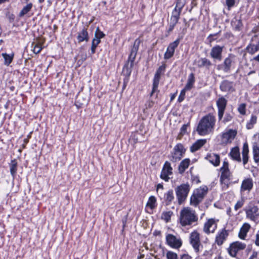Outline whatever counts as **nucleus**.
I'll return each instance as SVG.
<instances>
[{
    "instance_id": "obj_1",
    "label": "nucleus",
    "mask_w": 259,
    "mask_h": 259,
    "mask_svg": "<svg viewBox=\"0 0 259 259\" xmlns=\"http://www.w3.org/2000/svg\"><path fill=\"white\" fill-rule=\"evenodd\" d=\"M215 122V116L211 113L207 114L200 120L197 127V133L200 136H205L213 132Z\"/></svg>"
},
{
    "instance_id": "obj_2",
    "label": "nucleus",
    "mask_w": 259,
    "mask_h": 259,
    "mask_svg": "<svg viewBox=\"0 0 259 259\" xmlns=\"http://www.w3.org/2000/svg\"><path fill=\"white\" fill-rule=\"evenodd\" d=\"M198 217L195 212L189 207H185L181 210L180 216V223L183 227L192 226L196 224Z\"/></svg>"
},
{
    "instance_id": "obj_3",
    "label": "nucleus",
    "mask_w": 259,
    "mask_h": 259,
    "mask_svg": "<svg viewBox=\"0 0 259 259\" xmlns=\"http://www.w3.org/2000/svg\"><path fill=\"white\" fill-rule=\"evenodd\" d=\"M221 172L220 177V183L223 190H226L230 184L231 172L229 168V163L227 161H224L223 165L220 168Z\"/></svg>"
},
{
    "instance_id": "obj_4",
    "label": "nucleus",
    "mask_w": 259,
    "mask_h": 259,
    "mask_svg": "<svg viewBox=\"0 0 259 259\" xmlns=\"http://www.w3.org/2000/svg\"><path fill=\"white\" fill-rule=\"evenodd\" d=\"M207 192L208 188L206 186H203L195 189L190 198L191 205L197 206L202 201Z\"/></svg>"
},
{
    "instance_id": "obj_5",
    "label": "nucleus",
    "mask_w": 259,
    "mask_h": 259,
    "mask_svg": "<svg viewBox=\"0 0 259 259\" xmlns=\"http://www.w3.org/2000/svg\"><path fill=\"white\" fill-rule=\"evenodd\" d=\"M190 191V186L188 183L182 184L175 189L178 203L182 204L186 200Z\"/></svg>"
},
{
    "instance_id": "obj_6",
    "label": "nucleus",
    "mask_w": 259,
    "mask_h": 259,
    "mask_svg": "<svg viewBox=\"0 0 259 259\" xmlns=\"http://www.w3.org/2000/svg\"><path fill=\"white\" fill-rule=\"evenodd\" d=\"M186 152V149L181 143L177 144L174 148L171 153L170 160L173 162L180 161L184 156Z\"/></svg>"
},
{
    "instance_id": "obj_7",
    "label": "nucleus",
    "mask_w": 259,
    "mask_h": 259,
    "mask_svg": "<svg viewBox=\"0 0 259 259\" xmlns=\"http://www.w3.org/2000/svg\"><path fill=\"white\" fill-rule=\"evenodd\" d=\"M189 241L195 252L198 253L200 246L202 247L199 233L196 230L193 231L190 234Z\"/></svg>"
},
{
    "instance_id": "obj_8",
    "label": "nucleus",
    "mask_w": 259,
    "mask_h": 259,
    "mask_svg": "<svg viewBox=\"0 0 259 259\" xmlns=\"http://www.w3.org/2000/svg\"><path fill=\"white\" fill-rule=\"evenodd\" d=\"M246 245L244 243L239 241L234 242L231 243L228 248V252L232 257H235L238 251L245 248Z\"/></svg>"
},
{
    "instance_id": "obj_9",
    "label": "nucleus",
    "mask_w": 259,
    "mask_h": 259,
    "mask_svg": "<svg viewBox=\"0 0 259 259\" xmlns=\"http://www.w3.org/2000/svg\"><path fill=\"white\" fill-rule=\"evenodd\" d=\"M172 170L173 168L171 166L170 163L168 161H166L163 165L160 173V178L165 182H168L170 179L169 176L173 174Z\"/></svg>"
},
{
    "instance_id": "obj_10",
    "label": "nucleus",
    "mask_w": 259,
    "mask_h": 259,
    "mask_svg": "<svg viewBox=\"0 0 259 259\" xmlns=\"http://www.w3.org/2000/svg\"><path fill=\"white\" fill-rule=\"evenodd\" d=\"M167 244L171 248L178 249L182 245V241L180 238H177L172 234H168L166 235Z\"/></svg>"
},
{
    "instance_id": "obj_11",
    "label": "nucleus",
    "mask_w": 259,
    "mask_h": 259,
    "mask_svg": "<svg viewBox=\"0 0 259 259\" xmlns=\"http://www.w3.org/2000/svg\"><path fill=\"white\" fill-rule=\"evenodd\" d=\"M227 100L223 97L219 98L216 104L218 109V120L220 121L223 118V115L226 108Z\"/></svg>"
},
{
    "instance_id": "obj_12",
    "label": "nucleus",
    "mask_w": 259,
    "mask_h": 259,
    "mask_svg": "<svg viewBox=\"0 0 259 259\" xmlns=\"http://www.w3.org/2000/svg\"><path fill=\"white\" fill-rule=\"evenodd\" d=\"M246 217L250 220L255 221L259 217L258 208L257 206L251 205L244 209Z\"/></svg>"
},
{
    "instance_id": "obj_13",
    "label": "nucleus",
    "mask_w": 259,
    "mask_h": 259,
    "mask_svg": "<svg viewBox=\"0 0 259 259\" xmlns=\"http://www.w3.org/2000/svg\"><path fill=\"white\" fill-rule=\"evenodd\" d=\"M180 42V38H178L176 40L169 44L164 55V58L165 59H169L174 56L175 49L178 47Z\"/></svg>"
},
{
    "instance_id": "obj_14",
    "label": "nucleus",
    "mask_w": 259,
    "mask_h": 259,
    "mask_svg": "<svg viewBox=\"0 0 259 259\" xmlns=\"http://www.w3.org/2000/svg\"><path fill=\"white\" fill-rule=\"evenodd\" d=\"M166 68V65L163 64L162 65L159 66L157 69L156 73L154 76L153 79V91L156 90V88L158 87L159 81L160 79L161 75L164 73Z\"/></svg>"
},
{
    "instance_id": "obj_15",
    "label": "nucleus",
    "mask_w": 259,
    "mask_h": 259,
    "mask_svg": "<svg viewBox=\"0 0 259 259\" xmlns=\"http://www.w3.org/2000/svg\"><path fill=\"white\" fill-rule=\"evenodd\" d=\"M217 228V224L213 219H208L205 223L203 230L207 234L213 233Z\"/></svg>"
},
{
    "instance_id": "obj_16",
    "label": "nucleus",
    "mask_w": 259,
    "mask_h": 259,
    "mask_svg": "<svg viewBox=\"0 0 259 259\" xmlns=\"http://www.w3.org/2000/svg\"><path fill=\"white\" fill-rule=\"evenodd\" d=\"M228 235V231L225 229H222V230H219L215 236V243L219 246L222 245L226 240Z\"/></svg>"
},
{
    "instance_id": "obj_17",
    "label": "nucleus",
    "mask_w": 259,
    "mask_h": 259,
    "mask_svg": "<svg viewBox=\"0 0 259 259\" xmlns=\"http://www.w3.org/2000/svg\"><path fill=\"white\" fill-rule=\"evenodd\" d=\"M223 49L224 46H220L219 45H215L213 47L210 51V57L213 59L221 61L222 59Z\"/></svg>"
},
{
    "instance_id": "obj_18",
    "label": "nucleus",
    "mask_w": 259,
    "mask_h": 259,
    "mask_svg": "<svg viewBox=\"0 0 259 259\" xmlns=\"http://www.w3.org/2000/svg\"><path fill=\"white\" fill-rule=\"evenodd\" d=\"M233 57L231 55H229L228 57L225 59L222 64L218 66V68L219 69L222 70L224 72H229L233 62Z\"/></svg>"
},
{
    "instance_id": "obj_19",
    "label": "nucleus",
    "mask_w": 259,
    "mask_h": 259,
    "mask_svg": "<svg viewBox=\"0 0 259 259\" xmlns=\"http://www.w3.org/2000/svg\"><path fill=\"white\" fill-rule=\"evenodd\" d=\"M136 57V55L130 54L127 62L124 66L123 71L126 72V74L128 76H130L131 74Z\"/></svg>"
},
{
    "instance_id": "obj_20",
    "label": "nucleus",
    "mask_w": 259,
    "mask_h": 259,
    "mask_svg": "<svg viewBox=\"0 0 259 259\" xmlns=\"http://www.w3.org/2000/svg\"><path fill=\"white\" fill-rule=\"evenodd\" d=\"M220 90L224 92L232 93L235 91L233 82L224 80L220 84Z\"/></svg>"
},
{
    "instance_id": "obj_21",
    "label": "nucleus",
    "mask_w": 259,
    "mask_h": 259,
    "mask_svg": "<svg viewBox=\"0 0 259 259\" xmlns=\"http://www.w3.org/2000/svg\"><path fill=\"white\" fill-rule=\"evenodd\" d=\"M236 135V132L233 130H229L227 132L223 134L222 141L224 143H231Z\"/></svg>"
},
{
    "instance_id": "obj_22",
    "label": "nucleus",
    "mask_w": 259,
    "mask_h": 259,
    "mask_svg": "<svg viewBox=\"0 0 259 259\" xmlns=\"http://www.w3.org/2000/svg\"><path fill=\"white\" fill-rule=\"evenodd\" d=\"M205 159L214 166H218L220 163V156L215 153H211L207 154L205 157Z\"/></svg>"
},
{
    "instance_id": "obj_23",
    "label": "nucleus",
    "mask_w": 259,
    "mask_h": 259,
    "mask_svg": "<svg viewBox=\"0 0 259 259\" xmlns=\"http://www.w3.org/2000/svg\"><path fill=\"white\" fill-rule=\"evenodd\" d=\"M197 65L199 68L204 67L207 69H209L212 64L207 58H201L197 61Z\"/></svg>"
},
{
    "instance_id": "obj_24",
    "label": "nucleus",
    "mask_w": 259,
    "mask_h": 259,
    "mask_svg": "<svg viewBox=\"0 0 259 259\" xmlns=\"http://www.w3.org/2000/svg\"><path fill=\"white\" fill-rule=\"evenodd\" d=\"M77 39L79 43L83 41H88L89 40V36L87 29L83 28L81 31L78 32L77 36Z\"/></svg>"
},
{
    "instance_id": "obj_25",
    "label": "nucleus",
    "mask_w": 259,
    "mask_h": 259,
    "mask_svg": "<svg viewBox=\"0 0 259 259\" xmlns=\"http://www.w3.org/2000/svg\"><path fill=\"white\" fill-rule=\"evenodd\" d=\"M253 187V181L250 178H248L244 180L241 186V191H250Z\"/></svg>"
},
{
    "instance_id": "obj_26",
    "label": "nucleus",
    "mask_w": 259,
    "mask_h": 259,
    "mask_svg": "<svg viewBox=\"0 0 259 259\" xmlns=\"http://www.w3.org/2000/svg\"><path fill=\"white\" fill-rule=\"evenodd\" d=\"M248 153V145L247 142H245L243 144L242 150V162L244 165H245L248 162L249 158Z\"/></svg>"
},
{
    "instance_id": "obj_27",
    "label": "nucleus",
    "mask_w": 259,
    "mask_h": 259,
    "mask_svg": "<svg viewBox=\"0 0 259 259\" xmlns=\"http://www.w3.org/2000/svg\"><path fill=\"white\" fill-rule=\"evenodd\" d=\"M229 155L231 156L232 159L239 162L241 161L240 153L238 147H235L233 148L229 153Z\"/></svg>"
},
{
    "instance_id": "obj_28",
    "label": "nucleus",
    "mask_w": 259,
    "mask_h": 259,
    "mask_svg": "<svg viewBox=\"0 0 259 259\" xmlns=\"http://www.w3.org/2000/svg\"><path fill=\"white\" fill-rule=\"evenodd\" d=\"M206 143V139H200L196 141L190 147L191 152H194L198 150Z\"/></svg>"
},
{
    "instance_id": "obj_29",
    "label": "nucleus",
    "mask_w": 259,
    "mask_h": 259,
    "mask_svg": "<svg viewBox=\"0 0 259 259\" xmlns=\"http://www.w3.org/2000/svg\"><path fill=\"white\" fill-rule=\"evenodd\" d=\"M190 163V160L189 158H185L180 163L178 167L180 174H183L186 169L188 168Z\"/></svg>"
},
{
    "instance_id": "obj_30",
    "label": "nucleus",
    "mask_w": 259,
    "mask_h": 259,
    "mask_svg": "<svg viewBox=\"0 0 259 259\" xmlns=\"http://www.w3.org/2000/svg\"><path fill=\"white\" fill-rule=\"evenodd\" d=\"M250 228V226L248 224H244L240 230L238 234L239 237L240 239H244Z\"/></svg>"
},
{
    "instance_id": "obj_31",
    "label": "nucleus",
    "mask_w": 259,
    "mask_h": 259,
    "mask_svg": "<svg viewBox=\"0 0 259 259\" xmlns=\"http://www.w3.org/2000/svg\"><path fill=\"white\" fill-rule=\"evenodd\" d=\"M195 81V76L193 73H191L189 76L187 83L184 88V90H190L193 86Z\"/></svg>"
},
{
    "instance_id": "obj_32",
    "label": "nucleus",
    "mask_w": 259,
    "mask_h": 259,
    "mask_svg": "<svg viewBox=\"0 0 259 259\" xmlns=\"http://www.w3.org/2000/svg\"><path fill=\"white\" fill-rule=\"evenodd\" d=\"M174 199L175 197L172 190H169L166 193L164 194V200L166 205H169L174 200Z\"/></svg>"
},
{
    "instance_id": "obj_33",
    "label": "nucleus",
    "mask_w": 259,
    "mask_h": 259,
    "mask_svg": "<svg viewBox=\"0 0 259 259\" xmlns=\"http://www.w3.org/2000/svg\"><path fill=\"white\" fill-rule=\"evenodd\" d=\"M10 171L12 177L14 179L17 171V162L15 159L11 160L10 163Z\"/></svg>"
},
{
    "instance_id": "obj_34",
    "label": "nucleus",
    "mask_w": 259,
    "mask_h": 259,
    "mask_svg": "<svg viewBox=\"0 0 259 259\" xmlns=\"http://www.w3.org/2000/svg\"><path fill=\"white\" fill-rule=\"evenodd\" d=\"M253 159L256 163L259 162V143H254L252 147Z\"/></svg>"
},
{
    "instance_id": "obj_35",
    "label": "nucleus",
    "mask_w": 259,
    "mask_h": 259,
    "mask_svg": "<svg viewBox=\"0 0 259 259\" xmlns=\"http://www.w3.org/2000/svg\"><path fill=\"white\" fill-rule=\"evenodd\" d=\"M257 116L252 114L250 119L246 122V127L248 130L252 129L254 125L256 123Z\"/></svg>"
},
{
    "instance_id": "obj_36",
    "label": "nucleus",
    "mask_w": 259,
    "mask_h": 259,
    "mask_svg": "<svg viewBox=\"0 0 259 259\" xmlns=\"http://www.w3.org/2000/svg\"><path fill=\"white\" fill-rule=\"evenodd\" d=\"M32 6L33 5L31 3H30L24 6L19 13V16L20 17H22L25 15L27 14L32 9Z\"/></svg>"
},
{
    "instance_id": "obj_37",
    "label": "nucleus",
    "mask_w": 259,
    "mask_h": 259,
    "mask_svg": "<svg viewBox=\"0 0 259 259\" xmlns=\"http://www.w3.org/2000/svg\"><path fill=\"white\" fill-rule=\"evenodd\" d=\"M2 56L4 59V64L6 66H9L13 61L14 54L10 55L5 53H2Z\"/></svg>"
},
{
    "instance_id": "obj_38",
    "label": "nucleus",
    "mask_w": 259,
    "mask_h": 259,
    "mask_svg": "<svg viewBox=\"0 0 259 259\" xmlns=\"http://www.w3.org/2000/svg\"><path fill=\"white\" fill-rule=\"evenodd\" d=\"M141 42V41L139 38H137L135 40L133 46L132 48L130 54L135 55L136 56L137 55Z\"/></svg>"
},
{
    "instance_id": "obj_39",
    "label": "nucleus",
    "mask_w": 259,
    "mask_h": 259,
    "mask_svg": "<svg viewBox=\"0 0 259 259\" xmlns=\"http://www.w3.org/2000/svg\"><path fill=\"white\" fill-rule=\"evenodd\" d=\"M246 49L250 54L252 55L259 50V45L249 44Z\"/></svg>"
},
{
    "instance_id": "obj_40",
    "label": "nucleus",
    "mask_w": 259,
    "mask_h": 259,
    "mask_svg": "<svg viewBox=\"0 0 259 259\" xmlns=\"http://www.w3.org/2000/svg\"><path fill=\"white\" fill-rule=\"evenodd\" d=\"M231 25L236 30H239L242 26L241 20L235 18L232 21Z\"/></svg>"
},
{
    "instance_id": "obj_41",
    "label": "nucleus",
    "mask_w": 259,
    "mask_h": 259,
    "mask_svg": "<svg viewBox=\"0 0 259 259\" xmlns=\"http://www.w3.org/2000/svg\"><path fill=\"white\" fill-rule=\"evenodd\" d=\"M156 199L155 197L151 196L148 199L146 205L151 209H153L156 207Z\"/></svg>"
},
{
    "instance_id": "obj_42",
    "label": "nucleus",
    "mask_w": 259,
    "mask_h": 259,
    "mask_svg": "<svg viewBox=\"0 0 259 259\" xmlns=\"http://www.w3.org/2000/svg\"><path fill=\"white\" fill-rule=\"evenodd\" d=\"M233 118V116L231 114L229 113H226L224 118H222L221 121H222L223 123L226 124L229 122H230L232 120Z\"/></svg>"
},
{
    "instance_id": "obj_43",
    "label": "nucleus",
    "mask_w": 259,
    "mask_h": 259,
    "mask_svg": "<svg viewBox=\"0 0 259 259\" xmlns=\"http://www.w3.org/2000/svg\"><path fill=\"white\" fill-rule=\"evenodd\" d=\"M32 46L34 45L33 46V52L34 54H39L40 51H41L42 50V47H41V45L39 43H37L36 44H32Z\"/></svg>"
},
{
    "instance_id": "obj_44",
    "label": "nucleus",
    "mask_w": 259,
    "mask_h": 259,
    "mask_svg": "<svg viewBox=\"0 0 259 259\" xmlns=\"http://www.w3.org/2000/svg\"><path fill=\"white\" fill-rule=\"evenodd\" d=\"M172 212L170 211H165L162 213V219L166 221V222H168L171 218V215Z\"/></svg>"
},
{
    "instance_id": "obj_45",
    "label": "nucleus",
    "mask_w": 259,
    "mask_h": 259,
    "mask_svg": "<svg viewBox=\"0 0 259 259\" xmlns=\"http://www.w3.org/2000/svg\"><path fill=\"white\" fill-rule=\"evenodd\" d=\"M237 110L240 114L245 115L246 114V104L245 103L240 104Z\"/></svg>"
},
{
    "instance_id": "obj_46",
    "label": "nucleus",
    "mask_w": 259,
    "mask_h": 259,
    "mask_svg": "<svg viewBox=\"0 0 259 259\" xmlns=\"http://www.w3.org/2000/svg\"><path fill=\"white\" fill-rule=\"evenodd\" d=\"M105 36V34L101 31L99 27H97L95 32V37L96 38L101 39L103 38Z\"/></svg>"
},
{
    "instance_id": "obj_47",
    "label": "nucleus",
    "mask_w": 259,
    "mask_h": 259,
    "mask_svg": "<svg viewBox=\"0 0 259 259\" xmlns=\"http://www.w3.org/2000/svg\"><path fill=\"white\" fill-rule=\"evenodd\" d=\"M186 0H177L175 8L182 10L183 7L186 4Z\"/></svg>"
},
{
    "instance_id": "obj_48",
    "label": "nucleus",
    "mask_w": 259,
    "mask_h": 259,
    "mask_svg": "<svg viewBox=\"0 0 259 259\" xmlns=\"http://www.w3.org/2000/svg\"><path fill=\"white\" fill-rule=\"evenodd\" d=\"M166 257L167 259H178L177 254L171 251L167 252Z\"/></svg>"
},
{
    "instance_id": "obj_49",
    "label": "nucleus",
    "mask_w": 259,
    "mask_h": 259,
    "mask_svg": "<svg viewBox=\"0 0 259 259\" xmlns=\"http://www.w3.org/2000/svg\"><path fill=\"white\" fill-rule=\"evenodd\" d=\"M244 204V200L243 199H240L237 201V203L234 206V209L237 211L239 209L241 208Z\"/></svg>"
},
{
    "instance_id": "obj_50",
    "label": "nucleus",
    "mask_w": 259,
    "mask_h": 259,
    "mask_svg": "<svg viewBox=\"0 0 259 259\" xmlns=\"http://www.w3.org/2000/svg\"><path fill=\"white\" fill-rule=\"evenodd\" d=\"M181 12L182 10L175 8L172 12L171 16L180 18Z\"/></svg>"
},
{
    "instance_id": "obj_51",
    "label": "nucleus",
    "mask_w": 259,
    "mask_h": 259,
    "mask_svg": "<svg viewBox=\"0 0 259 259\" xmlns=\"http://www.w3.org/2000/svg\"><path fill=\"white\" fill-rule=\"evenodd\" d=\"M236 0H226V4L228 7V9L230 10L231 8L235 5Z\"/></svg>"
},
{
    "instance_id": "obj_52",
    "label": "nucleus",
    "mask_w": 259,
    "mask_h": 259,
    "mask_svg": "<svg viewBox=\"0 0 259 259\" xmlns=\"http://www.w3.org/2000/svg\"><path fill=\"white\" fill-rule=\"evenodd\" d=\"M221 30H220L218 32L214 33V34H210L208 35L207 37V39H209V42H211L215 40L217 38L215 37V36H217L218 35L220 34L221 33Z\"/></svg>"
},
{
    "instance_id": "obj_53",
    "label": "nucleus",
    "mask_w": 259,
    "mask_h": 259,
    "mask_svg": "<svg viewBox=\"0 0 259 259\" xmlns=\"http://www.w3.org/2000/svg\"><path fill=\"white\" fill-rule=\"evenodd\" d=\"M158 87L156 88V90L155 91H153V83L152 84V89L151 92L150 93V97L155 96V99H156L158 98V95L159 93V90L158 89Z\"/></svg>"
},
{
    "instance_id": "obj_54",
    "label": "nucleus",
    "mask_w": 259,
    "mask_h": 259,
    "mask_svg": "<svg viewBox=\"0 0 259 259\" xmlns=\"http://www.w3.org/2000/svg\"><path fill=\"white\" fill-rule=\"evenodd\" d=\"M187 90H184V89L181 91V92L180 93V95H179V98L178 99V101L179 102H182L184 100V98H185V92Z\"/></svg>"
},
{
    "instance_id": "obj_55",
    "label": "nucleus",
    "mask_w": 259,
    "mask_h": 259,
    "mask_svg": "<svg viewBox=\"0 0 259 259\" xmlns=\"http://www.w3.org/2000/svg\"><path fill=\"white\" fill-rule=\"evenodd\" d=\"M179 19H180V18L171 16L169 23L176 25V24L178 23Z\"/></svg>"
},
{
    "instance_id": "obj_56",
    "label": "nucleus",
    "mask_w": 259,
    "mask_h": 259,
    "mask_svg": "<svg viewBox=\"0 0 259 259\" xmlns=\"http://www.w3.org/2000/svg\"><path fill=\"white\" fill-rule=\"evenodd\" d=\"M101 42L100 39L96 38L95 36L94 38L92 40V44L96 46H98V45Z\"/></svg>"
},
{
    "instance_id": "obj_57",
    "label": "nucleus",
    "mask_w": 259,
    "mask_h": 259,
    "mask_svg": "<svg viewBox=\"0 0 259 259\" xmlns=\"http://www.w3.org/2000/svg\"><path fill=\"white\" fill-rule=\"evenodd\" d=\"M254 243L256 246H259V230L257 232L255 235V239L254 240Z\"/></svg>"
},
{
    "instance_id": "obj_58",
    "label": "nucleus",
    "mask_w": 259,
    "mask_h": 259,
    "mask_svg": "<svg viewBox=\"0 0 259 259\" xmlns=\"http://www.w3.org/2000/svg\"><path fill=\"white\" fill-rule=\"evenodd\" d=\"M187 126H188V125L187 124H184L181 127V133L182 134H184L186 132L187 129Z\"/></svg>"
},
{
    "instance_id": "obj_59",
    "label": "nucleus",
    "mask_w": 259,
    "mask_h": 259,
    "mask_svg": "<svg viewBox=\"0 0 259 259\" xmlns=\"http://www.w3.org/2000/svg\"><path fill=\"white\" fill-rule=\"evenodd\" d=\"M175 26H176L175 25L171 24V23H169V25H168V28L167 30V32L168 33H169L170 32H171L172 31V30L175 28Z\"/></svg>"
},
{
    "instance_id": "obj_60",
    "label": "nucleus",
    "mask_w": 259,
    "mask_h": 259,
    "mask_svg": "<svg viewBox=\"0 0 259 259\" xmlns=\"http://www.w3.org/2000/svg\"><path fill=\"white\" fill-rule=\"evenodd\" d=\"M257 254L258 253H257V251H253L252 254L250 256L249 259H255V258H256L257 256Z\"/></svg>"
},
{
    "instance_id": "obj_61",
    "label": "nucleus",
    "mask_w": 259,
    "mask_h": 259,
    "mask_svg": "<svg viewBox=\"0 0 259 259\" xmlns=\"http://www.w3.org/2000/svg\"><path fill=\"white\" fill-rule=\"evenodd\" d=\"M191 256L188 254H183L181 256V259H191Z\"/></svg>"
},
{
    "instance_id": "obj_62",
    "label": "nucleus",
    "mask_w": 259,
    "mask_h": 259,
    "mask_svg": "<svg viewBox=\"0 0 259 259\" xmlns=\"http://www.w3.org/2000/svg\"><path fill=\"white\" fill-rule=\"evenodd\" d=\"M97 48V46H95L94 45L92 44L91 46V54H94L96 52V49Z\"/></svg>"
},
{
    "instance_id": "obj_63",
    "label": "nucleus",
    "mask_w": 259,
    "mask_h": 259,
    "mask_svg": "<svg viewBox=\"0 0 259 259\" xmlns=\"http://www.w3.org/2000/svg\"><path fill=\"white\" fill-rule=\"evenodd\" d=\"M154 104V101H149V103H148V107L149 108H151L152 107L153 105Z\"/></svg>"
},
{
    "instance_id": "obj_64",
    "label": "nucleus",
    "mask_w": 259,
    "mask_h": 259,
    "mask_svg": "<svg viewBox=\"0 0 259 259\" xmlns=\"http://www.w3.org/2000/svg\"><path fill=\"white\" fill-rule=\"evenodd\" d=\"M159 189H163V186L161 184H158L157 185V190H158Z\"/></svg>"
}]
</instances>
